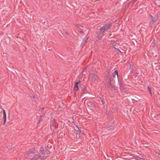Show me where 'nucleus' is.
Wrapping results in <instances>:
<instances>
[{
    "mask_svg": "<svg viewBox=\"0 0 160 160\" xmlns=\"http://www.w3.org/2000/svg\"><path fill=\"white\" fill-rule=\"evenodd\" d=\"M81 82V81L80 80H79L78 82H77L78 85V84L80 83Z\"/></svg>",
    "mask_w": 160,
    "mask_h": 160,
    "instance_id": "b1692460",
    "label": "nucleus"
},
{
    "mask_svg": "<svg viewBox=\"0 0 160 160\" xmlns=\"http://www.w3.org/2000/svg\"><path fill=\"white\" fill-rule=\"evenodd\" d=\"M110 85H111V86L112 87V86L111 84V80H110Z\"/></svg>",
    "mask_w": 160,
    "mask_h": 160,
    "instance_id": "393cba45",
    "label": "nucleus"
},
{
    "mask_svg": "<svg viewBox=\"0 0 160 160\" xmlns=\"http://www.w3.org/2000/svg\"><path fill=\"white\" fill-rule=\"evenodd\" d=\"M114 48L116 52H117L118 51H119L120 52H121L120 51L118 48H116L115 47Z\"/></svg>",
    "mask_w": 160,
    "mask_h": 160,
    "instance_id": "5701e85b",
    "label": "nucleus"
},
{
    "mask_svg": "<svg viewBox=\"0 0 160 160\" xmlns=\"http://www.w3.org/2000/svg\"><path fill=\"white\" fill-rule=\"evenodd\" d=\"M139 160H144V159L142 158H140L139 159Z\"/></svg>",
    "mask_w": 160,
    "mask_h": 160,
    "instance_id": "cd10ccee",
    "label": "nucleus"
},
{
    "mask_svg": "<svg viewBox=\"0 0 160 160\" xmlns=\"http://www.w3.org/2000/svg\"><path fill=\"white\" fill-rule=\"evenodd\" d=\"M157 6H158V7H160V5H157Z\"/></svg>",
    "mask_w": 160,
    "mask_h": 160,
    "instance_id": "c85d7f7f",
    "label": "nucleus"
},
{
    "mask_svg": "<svg viewBox=\"0 0 160 160\" xmlns=\"http://www.w3.org/2000/svg\"><path fill=\"white\" fill-rule=\"evenodd\" d=\"M84 70H83L82 72V74H83V73H84Z\"/></svg>",
    "mask_w": 160,
    "mask_h": 160,
    "instance_id": "bb28decb",
    "label": "nucleus"
},
{
    "mask_svg": "<svg viewBox=\"0 0 160 160\" xmlns=\"http://www.w3.org/2000/svg\"><path fill=\"white\" fill-rule=\"evenodd\" d=\"M113 123H111L110 125H108V126L106 128H104L103 129V132H107V131H112L114 129V128L113 126H112Z\"/></svg>",
    "mask_w": 160,
    "mask_h": 160,
    "instance_id": "20e7f679",
    "label": "nucleus"
},
{
    "mask_svg": "<svg viewBox=\"0 0 160 160\" xmlns=\"http://www.w3.org/2000/svg\"><path fill=\"white\" fill-rule=\"evenodd\" d=\"M3 115V118H4V122L3 124L4 125L6 121V115L5 112V111L4 109L2 110Z\"/></svg>",
    "mask_w": 160,
    "mask_h": 160,
    "instance_id": "9d476101",
    "label": "nucleus"
},
{
    "mask_svg": "<svg viewBox=\"0 0 160 160\" xmlns=\"http://www.w3.org/2000/svg\"><path fill=\"white\" fill-rule=\"evenodd\" d=\"M35 151V150L34 148H33L30 149L28 151V153L27 156H28L30 154L34 153Z\"/></svg>",
    "mask_w": 160,
    "mask_h": 160,
    "instance_id": "1a4fd4ad",
    "label": "nucleus"
},
{
    "mask_svg": "<svg viewBox=\"0 0 160 160\" xmlns=\"http://www.w3.org/2000/svg\"><path fill=\"white\" fill-rule=\"evenodd\" d=\"M150 16L151 18L152 21L153 22H155L158 18V16H155V17L152 15H150Z\"/></svg>",
    "mask_w": 160,
    "mask_h": 160,
    "instance_id": "9b49d317",
    "label": "nucleus"
},
{
    "mask_svg": "<svg viewBox=\"0 0 160 160\" xmlns=\"http://www.w3.org/2000/svg\"><path fill=\"white\" fill-rule=\"evenodd\" d=\"M56 122H55V120L54 119L52 121L51 123V128L54 130L56 128V126L55 125Z\"/></svg>",
    "mask_w": 160,
    "mask_h": 160,
    "instance_id": "6e6552de",
    "label": "nucleus"
},
{
    "mask_svg": "<svg viewBox=\"0 0 160 160\" xmlns=\"http://www.w3.org/2000/svg\"><path fill=\"white\" fill-rule=\"evenodd\" d=\"M78 89V83L77 82H75V84L74 87V90L75 91H77Z\"/></svg>",
    "mask_w": 160,
    "mask_h": 160,
    "instance_id": "dca6fc26",
    "label": "nucleus"
},
{
    "mask_svg": "<svg viewBox=\"0 0 160 160\" xmlns=\"http://www.w3.org/2000/svg\"><path fill=\"white\" fill-rule=\"evenodd\" d=\"M88 39V37H86L84 38L83 39L82 41V44H84L87 41V40Z\"/></svg>",
    "mask_w": 160,
    "mask_h": 160,
    "instance_id": "a211bd4d",
    "label": "nucleus"
},
{
    "mask_svg": "<svg viewBox=\"0 0 160 160\" xmlns=\"http://www.w3.org/2000/svg\"><path fill=\"white\" fill-rule=\"evenodd\" d=\"M87 92V91L86 90V88L85 87H83V89L82 90L81 93L82 94H84L85 93H86Z\"/></svg>",
    "mask_w": 160,
    "mask_h": 160,
    "instance_id": "2eb2a0df",
    "label": "nucleus"
},
{
    "mask_svg": "<svg viewBox=\"0 0 160 160\" xmlns=\"http://www.w3.org/2000/svg\"><path fill=\"white\" fill-rule=\"evenodd\" d=\"M88 80L90 81H93L95 83L99 82V78L97 75H96L94 72L89 73L88 78Z\"/></svg>",
    "mask_w": 160,
    "mask_h": 160,
    "instance_id": "f257e3e1",
    "label": "nucleus"
},
{
    "mask_svg": "<svg viewBox=\"0 0 160 160\" xmlns=\"http://www.w3.org/2000/svg\"><path fill=\"white\" fill-rule=\"evenodd\" d=\"M42 120V119L41 118V116L39 118V120L37 122V124H39Z\"/></svg>",
    "mask_w": 160,
    "mask_h": 160,
    "instance_id": "aec40b11",
    "label": "nucleus"
},
{
    "mask_svg": "<svg viewBox=\"0 0 160 160\" xmlns=\"http://www.w3.org/2000/svg\"><path fill=\"white\" fill-rule=\"evenodd\" d=\"M112 23L111 22L105 24L102 27L103 28L105 31L108 30L110 28V27L112 25Z\"/></svg>",
    "mask_w": 160,
    "mask_h": 160,
    "instance_id": "423d86ee",
    "label": "nucleus"
},
{
    "mask_svg": "<svg viewBox=\"0 0 160 160\" xmlns=\"http://www.w3.org/2000/svg\"><path fill=\"white\" fill-rule=\"evenodd\" d=\"M99 33L100 34H103L105 31L104 29L103 28L101 27L99 29Z\"/></svg>",
    "mask_w": 160,
    "mask_h": 160,
    "instance_id": "4468645a",
    "label": "nucleus"
},
{
    "mask_svg": "<svg viewBox=\"0 0 160 160\" xmlns=\"http://www.w3.org/2000/svg\"><path fill=\"white\" fill-rule=\"evenodd\" d=\"M112 23L111 22L105 24L102 27L103 28L105 31L108 30L110 28V27L112 25Z\"/></svg>",
    "mask_w": 160,
    "mask_h": 160,
    "instance_id": "39448f33",
    "label": "nucleus"
},
{
    "mask_svg": "<svg viewBox=\"0 0 160 160\" xmlns=\"http://www.w3.org/2000/svg\"><path fill=\"white\" fill-rule=\"evenodd\" d=\"M148 92L150 94H151V95H152V93L151 92V89L150 87L148 86Z\"/></svg>",
    "mask_w": 160,
    "mask_h": 160,
    "instance_id": "6ab92c4d",
    "label": "nucleus"
},
{
    "mask_svg": "<svg viewBox=\"0 0 160 160\" xmlns=\"http://www.w3.org/2000/svg\"><path fill=\"white\" fill-rule=\"evenodd\" d=\"M82 87H81V89H81V90L83 89V87H84V86H83V85H82Z\"/></svg>",
    "mask_w": 160,
    "mask_h": 160,
    "instance_id": "a878e982",
    "label": "nucleus"
},
{
    "mask_svg": "<svg viewBox=\"0 0 160 160\" xmlns=\"http://www.w3.org/2000/svg\"><path fill=\"white\" fill-rule=\"evenodd\" d=\"M100 99L99 101L100 104H101L104 107V105L105 103L106 99L102 97L101 98L100 97Z\"/></svg>",
    "mask_w": 160,
    "mask_h": 160,
    "instance_id": "0eeeda50",
    "label": "nucleus"
},
{
    "mask_svg": "<svg viewBox=\"0 0 160 160\" xmlns=\"http://www.w3.org/2000/svg\"><path fill=\"white\" fill-rule=\"evenodd\" d=\"M78 28L81 30H79V32L82 33H83V27L80 26L79 27H78Z\"/></svg>",
    "mask_w": 160,
    "mask_h": 160,
    "instance_id": "f3484780",
    "label": "nucleus"
},
{
    "mask_svg": "<svg viewBox=\"0 0 160 160\" xmlns=\"http://www.w3.org/2000/svg\"><path fill=\"white\" fill-rule=\"evenodd\" d=\"M39 152L41 154L45 156H44L46 157V159L49 156L50 152L45 147L43 148V147H41L40 148Z\"/></svg>",
    "mask_w": 160,
    "mask_h": 160,
    "instance_id": "f03ea898",
    "label": "nucleus"
},
{
    "mask_svg": "<svg viewBox=\"0 0 160 160\" xmlns=\"http://www.w3.org/2000/svg\"><path fill=\"white\" fill-rule=\"evenodd\" d=\"M113 77L115 78L116 77L118 78V71L117 70H116L113 74Z\"/></svg>",
    "mask_w": 160,
    "mask_h": 160,
    "instance_id": "f8f14e48",
    "label": "nucleus"
},
{
    "mask_svg": "<svg viewBox=\"0 0 160 160\" xmlns=\"http://www.w3.org/2000/svg\"><path fill=\"white\" fill-rule=\"evenodd\" d=\"M76 125V127H77V128L78 129V131L79 132L78 133V134L79 135H80V134L81 130L79 129V128L77 126V125Z\"/></svg>",
    "mask_w": 160,
    "mask_h": 160,
    "instance_id": "4be33fe9",
    "label": "nucleus"
},
{
    "mask_svg": "<svg viewBox=\"0 0 160 160\" xmlns=\"http://www.w3.org/2000/svg\"><path fill=\"white\" fill-rule=\"evenodd\" d=\"M119 85L120 86V89L123 90L124 89V86L123 83L121 81L119 82Z\"/></svg>",
    "mask_w": 160,
    "mask_h": 160,
    "instance_id": "ddd939ff",
    "label": "nucleus"
},
{
    "mask_svg": "<svg viewBox=\"0 0 160 160\" xmlns=\"http://www.w3.org/2000/svg\"><path fill=\"white\" fill-rule=\"evenodd\" d=\"M88 106L91 105H92V106H93L94 105V103L92 102H89L88 103Z\"/></svg>",
    "mask_w": 160,
    "mask_h": 160,
    "instance_id": "412c9836",
    "label": "nucleus"
},
{
    "mask_svg": "<svg viewBox=\"0 0 160 160\" xmlns=\"http://www.w3.org/2000/svg\"><path fill=\"white\" fill-rule=\"evenodd\" d=\"M31 160H44L46 159L45 156H41L39 154H35L30 158Z\"/></svg>",
    "mask_w": 160,
    "mask_h": 160,
    "instance_id": "7ed1b4c3",
    "label": "nucleus"
}]
</instances>
